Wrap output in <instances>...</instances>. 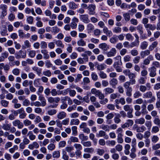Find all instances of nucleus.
I'll use <instances>...</instances> for the list:
<instances>
[{"label": "nucleus", "instance_id": "f257e3e1", "mask_svg": "<svg viewBox=\"0 0 160 160\" xmlns=\"http://www.w3.org/2000/svg\"><path fill=\"white\" fill-rule=\"evenodd\" d=\"M121 58V56L119 55L114 58L115 61L113 65V67L118 72H121L122 71V69L121 67V66L122 65Z\"/></svg>", "mask_w": 160, "mask_h": 160}, {"label": "nucleus", "instance_id": "f03ea898", "mask_svg": "<svg viewBox=\"0 0 160 160\" xmlns=\"http://www.w3.org/2000/svg\"><path fill=\"white\" fill-rule=\"evenodd\" d=\"M15 57L17 59H19L20 58H24L26 57L27 54L26 51H23L22 50L15 54Z\"/></svg>", "mask_w": 160, "mask_h": 160}, {"label": "nucleus", "instance_id": "7ed1b4c3", "mask_svg": "<svg viewBox=\"0 0 160 160\" xmlns=\"http://www.w3.org/2000/svg\"><path fill=\"white\" fill-rule=\"evenodd\" d=\"M149 76L151 77H154L157 75L156 68L154 66H152L148 68Z\"/></svg>", "mask_w": 160, "mask_h": 160}, {"label": "nucleus", "instance_id": "20e7f679", "mask_svg": "<svg viewBox=\"0 0 160 160\" xmlns=\"http://www.w3.org/2000/svg\"><path fill=\"white\" fill-rule=\"evenodd\" d=\"M7 6L4 4H1L0 5V9L1 10L2 16L4 17L7 14Z\"/></svg>", "mask_w": 160, "mask_h": 160}, {"label": "nucleus", "instance_id": "39448f33", "mask_svg": "<svg viewBox=\"0 0 160 160\" xmlns=\"http://www.w3.org/2000/svg\"><path fill=\"white\" fill-rule=\"evenodd\" d=\"M80 19L83 22L88 23L90 21L89 19L88 15V14H83L80 15Z\"/></svg>", "mask_w": 160, "mask_h": 160}, {"label": "nucleus", "instance_id": "423d86ee", "mask_svg": "<svg viewBox=\"0 0 160 160\" xmlns=\"http://www.w3.org/2000/svg\"><path fill=\"white\" fill-rule=\"evenodd\" d=\"M13 125L15 127L18 126V128L21 129L22 128L23 125L22 122L18 119H16L14 120L12 122Z\"/></svg>", "mask_w": 160, "mask_h": 160}, {"label": "nucleus", "instance_id": "0eeeda50", "mask_svg": "<svg viewBox=\"0 0 160 160\" xmlns=\"http://www.w3.org/2000/svg\"><path fill=\"white\" fill-rule=\"evenodd\" d=\"M133 123L134 122L132 120L128 119L125 123L122 125L121 127L123 128H128L132 126L133 124Z\"/></svg>", "mask_w": 160, "mask_h": 160}, {"label": "nucleus", "instance_id": "6e6552de", "mask_svg": "<svg viewBox=\"0 0 160 160\" xmlns=\"http://www.w3.org/2000/svg\"><path fill=\"white\" fill-rule=\"evenodd\" d=\"M48 101L50 103H58L60 101V98L58 97L53 98L52 97H48Z\"/></svg>", "mask_w": 160, "mask_h": 160}, {"label": "nucleus", "instance_id": "1a4fd4ad", "mask_svg": "<svg viewBox=\"0 0 160 160\" xmlns=\"http://www.w3.org/2000/svg\"><path fill=\"white\" fill-rule=\"evenodd\" d=\"M89 10L88 13L90 15H94L95 14V10L96 8L95 5L93 4L89 5L88 8Z\"/></svg>", "mask_w": 160, "mask_h": 160}, {"label": "nucleus", "instance_id": "9d476101", "mask_svg": "<svg viewBox=\"0 0 160 160\" xmlns=\"http://www.w3.org/2000/svg\"><path fill=\"white\" fill-rule=\"evenodd\" d=\"M96 136L97 137H104V138L106 139H107L109 138L108 136L106 135L105 132L103 130L100 131L98 133H97Z\"/></svg>", "mask_w": 160, "mask_h": 160}, {"label": "nucleus", "instance_id": "9b49d317", "mask_svg": "<svg viewBox=\"0 0 160 160\" xmlns=\"http://www.w3.org/2000/svg\"><path fill=\"white\" fill-rule=\"evenodd\" d=\"M32 70L36 72L37 74L39 76H41L42 69L37 66H34L32 68Z\"/></svg>", "mask_w": 160, "mask_h": 160}, {"label": "nucleus", "instance_id": "f8f14e48", "mask_svg": "<svg viewBox=\"0 0 160 160\" xmlns=\"http://www.w3.org/2000/svg\"><path fill=\"white\" fill-rule=\"evenodd\" d=\"M39 147V144L36 142H33L32 144L29 145L28 146V148L31 150H33L34 148L37 149Z\"/></svg>", "mask_w": 160, "mask_h": 160}, {"label": "nucleus", "instance_id": "ddd939ff", "mask_svg": "<svg viewBox=\"0 0 160 160\" xmlns=\"http://www.w3.org/2000/svg\"><path fill=\"white\" fill-rule=\"evenodd\" d=\"M118 81L116 79L113 78L110 81L109 83L112 88H115L118 84Z\"/></svg>", "mask_w": 160, "mask_h": 160}, {"label": "nucleus", "instance_id": "4468645a", "mask_svg": "<svg viewBox=\"0 0 160 160\" xmlns=\"http://www.w3.org/2000/svg\"><path fill=\"white\" fill-rule=\"evenodd\" d=\"M150 54V51L148 49L141 51L140 52V55L142 58H144L146 56L149 55Z\"/></svg>", "mask_w": 160, "mask_h": 160}, {"label": "nucleus", "instance_id": "2eb2a0df", "mask_svg": "<svg viewBox=\"0 0 160 160\" xmlns=\"http://www.w3.org/2000/svg\"><path fill=\"white\" fill-rule=\"evenodd\" d=\"M116 50L115 48H112L110 51L107 53V55L108 57H111L115 56L116 53Z\"/></svg>", "mask_w": 160, "mask_h": 160}, {"label": "nucleus", "instance_id": "dca6fc26", "mask_svg": "<svg viewBox=\"0 0 160 160\" xmlns=\"http://www.w3.org/2000/svg\"><path fill=\"white\" fill-rule=\"evenodd\" d=\"M99 47L104 51H107L109 48V47L106 43H102L100 44L99 45Z\"/></svg>", "mask_w": 160, "mask_h": 160}, {"label": "nucleus", "instance_id": "f3484780", "mask_svg": "<svg viewBox=\"0 0 160 160\" xmlns=\"http://www.w3.org/2000/svg\"><path fill=\"white\" fill-rule=\"evenodd\" d=\"M158 43L157 41H154L152 42L151 44L149 47V49L150 51H152L158 46Z\"/></svg>", "mask_w": 160, "mask_h": 160}, {"label": "nucleus", "instance_id": "a211bd4d", "mask_svg": "<svg viewBox=\"0 0 160 160\" xmlns=\"http://www.w3.org/2000/svg\"><path fill=\"white\" fill-rule=\"evenodd\" d=\"M42 104V103L41 102L38 101H35V102H31V106H34L37 107L45 106H44V105Z\"/></svg>", "mask_w": 160, "mask_h": 160}, {"label": "nucleus", "instance_id": "6ab92c4d", "mask_svg": "<svg viewBox=\"0 0 160 160\" xmlns=\"http://www.w3.org/2000/svg\"><path fill=\"white\" fill-rule=\"evenodd\" d=\"M66 112L62 111L58 113L57 114V117L59 119H62L66 117Z\"/></svg>", "mask_w": 160, "mask_h": 160}, {"label": "nucleus", "instance_id": "aec40b11", "mask_svg": "<svg viewBox=\"0 0 160 160\" xmlns=\"http://www.w3.org/2000/svg\"><path fill=\"white\" fill-rule=\"evenodd\" d=\"M41 53L43 55V58L45 59H48L49 58V55L48 54V52L47 50H42Z\"/></svg>", "mask_w": 160, "mask_h": 160}, {"label": "nucleus", "instance_id": "412c9836", "mask_svg": "<svg viewBox=\"0 0 160 160\" xmlns=\"http://www.w3.org/2000/svg\"><path fill=\"white\" fill-rule=\"evenodd\" d=\"M78 5L73 2H70L69 3V8L71 9H75L78 8Z\"/></svg>", "mask_w": 160, "mask_h": 160}, {"label": "nucleus", "instance_id": "4be33fe9", "mask_svg": "<svg viewBox=\"0 0 160 160\" xmlns=\"http://www.w3.org/2000/svg\"><path fill=\"white\" fill-rule=\"evenodd\" d=\"M145 120L143 118L137 119L135 120V123L138 124H143L145 123Z\"/></svg>", "mask_w": 160, "mask_h": 160}, {"label": "nucleus", "instance_id": "5701e85b", "mask_svg": "<svg viewBox=\"0 0 160 160\" xmlns=\"http://www.w3.org/2000/svg\"><path fill=\"white\" fill-rule=\"evenodd\" d=\"M38 99L41 102V103L43 104L44 106H46V101L45 98L42 95H40L38 97Z\"/></svg>", "mask_w": 160, "mask_h": 160}, {"label": "nucleus", "instance_id": "b1692460", "mask_svg": "<svg viewBox=\"0 0 160 160\" xmlns=\"http://www.w3.org/2000/svg\"><path fill=\"white\" fill-rule=\"evenodd\" d=\"M152 95V92L151 91L148 92L143 94V98H151Z\"/></svg>", "mask_w": 160, "mask_h": 160}, {"label": "nucleus", "instance_id": "393cba45", "mask_svg": "<svg viewBox=\"0 0 160 160\" xmlns=\"http://www.w3.org/2000/svg\"><path fill=\"white\" fill-rule=\"evenodd\" d=\"M77 44L79 46L83 47L86 46V42L82 39H80L77 42Z\"/></svg>", "mask_w": 160, "mask_h": 160}, {"label": "nucleus", "instance_id": "a878e982", "mask_svg": "<svg viewBox=\"0 0 160 160\" xmlns=\"http://www.w3.org/2000/svg\"><path fill=\"white\" fill-rule=\"evenodd\" d=\"M52 157L54 158H58L60 157V152L59 151H54L52 153Z\"/></svg>", "mask_w": 160, "mask_h": 160}, {"label": "nucleus", "instance_id": "bb28decb", "mask_svg": "<svg viewBox=\"0 0 160 160\" xmlns=\"http://www.w3.org/2000/svg\"><path fill=\"white\" fill-rule=\"evenodd\" d=\"M106 94H108L114 92V90L111 88H106L104 90Z\"/></svg>", "mask_w": 160, "mask_h": 160}, {"label": "nucleus", "instance_id": "cd10ccee", "mask_svg": "<svg viewBox=\"0 0 160 160\" xmlns=\"http://www.w3.org/2000/svg\"><path fill=\"white\" fill-rule=\"evenodd\" d=\"M24 46H22V47L23 49H26V48H30L31 46V45L29 41L27 40L24 42Z\"/></svg>", "mask_w": 160, "mask_h": 160}, {"label": "nucleus", "instance_id": "c85d7f7f", "mask_svg": "<svg viewBox=\"0 0 160 160\" xmlns=\"http://www.w3.org/2000/svg\"><path fill=\"white\" fill-rule=\"evenodd\" d=\"M40 80V78H36L34 80L33 84L35 87H38L41 85Z\"/></svg>", "mask_w": 160, "mask_h": 160}, {"label": "nucleus", "instance_id": "c756f323", "mask_svg": "<svg viewBox=\"0 0 160 160\" xmlns=\"http://www.w3.org/2000/svg\"><path fill=\"white\" fill-rule=\"evenodd\" d=\"M79 138L82 140L81 142L87 141L88 139V137L85 136L83 133L80 134L78 136Z\"/></svg>", "mask_w": 160, "mask_h": 160}, {"label": "nucleus", "instance_id": "7c9ffc66", "mask_svg": "<svg viewBox=\"0 0 160 160\" xmlns=\"http://www.w3.org/2000/svg\"><path fill=\"white\" fill-rule=\"evenodd\" d=\"M148 43L146 41H143L141 43L140 48L142 50H144L147 48L148 46Z\"/></svg>", "mask_w": 160, "mask_h": 160}, {"label": "nucleus", "instance_id": "2f4dec72", "mask_svg": "<svg viewBox=\"0 0 160 160\" xmlns=\"http://www.w3.org/2000/svg\"><path fill=\"white\" fill-rule=\"evenodd\" d=\"M79 122V121L78 119H73L71 120L70 124V125H78Z\"/></svg>", "mask_w": 160, "mask_h": 160}, {"label": "nucleus", "instance_id": "473e14b6", "mask_svg": "<svg viewBox=\"0 0 160 160\" xmlns=\"http://www.w3.org/2000/svg\"><path fill=\"white\" fill-rule=\"evenodd\" d=\"M145 28H149L151 30H154L156 28V26L155 25H152L149 23L146 25Z\"/></svg>", "mask_w": 160, "mask_h": 160}, {"label": "nucleus", "instance_id": "72a5a7b5", "mask_svg": "<svg viewBox=\"0 0 160 160\" xmlns=\"http://www.w3.org/2000/svg\"><path fill=\"white\" fill-rule=\"evenodd\" d=\"M94 151V149L92 148H87L84 149V152L87 153H92Z\"/></svg>", "mask_w": 160, "mask_h": 160}, {"label": "nucleus", "instance_id": "f704fd0d", "mask_svg": "<svg viewBox=\"0 0 160 160\" xmlns=\"http://www.w3.org/2000/svg\"><path fill=\"white\" fill-rule=\"evenodd\" d=\"M130 14L128 12L124 13L123 15V17L125 20L126 22L129 21L130 19Z\"/></svg>", "mask_w": 160, "mask_h": 160}, {"label": "nucleus", "instance_id": "c9c22d12", "mask_svg": "<svg viewBox=\"0 0 160 160\" xmlns=\"http://www.w3.org/2000/svg\"><path fill=\"white\" fill-rule=\"evenodd\" d=\"M114 33H120L121 32V28L119 27H115L112 29Z\"/></svg>", "mask_w": 160, "mask_h": 160}, {"label": "nucleus", "instance_id": "e433bc0d", "mask_svg": "<svg viewBox=\"0 0 160 160\" xmlns=\"http://www.w3.org/2000/svg\"><path fill=\"white\" fill-rule=\"evenodd\" d=\"M29 139L31 140H33L36 138V136L33 134L32 131H29L28 134Z\"/></svg>", "mask_w": 160, "mask_h": 160}, {"label": "nucleus", "instance_id": "4c0bfd02", "mask_svg": "<svg viewBox=\"0 0 160 160\" xmlns=\"http://www.w3.org/2000/svg\"><path fill=\"white\" fill-rule=\"evenodd\" d=\"M147 78L145 77H141L138 80V82L140 84H143L145 83V81Z\"/></svg>", "mask_w": 160, "mask_h": 160}, {"label": "nucleus", "instance_id": "58836bf2", "mask_svg": "<svg viewBox=\"0 0 160 160\" xmlns=\"http://www.w3.org/2000/svg\"><path fill=\"white\" fill-rule=\"evenodd\" d=\"M118 40V38L116 36H113V37L111 38L110 41L111 43L115 44L116 43Z\"/></svg>", "mask_w": 160, "mask_h": 160}, {"label": "nucleus", "instance_id": "ea45409f", "mask_svg": "<svg viewBox=\"0 0 160 160\" xmlns=\"http://www.w3.org/2000/svg\"><path fill=\"white\" fill-rule=\"evenodd\" d=\"M81 143L85 147H90L92 145L91 142L90 141L81 142Z\"/></svg>", "mask_w": 160, "mask_h": 160}, {"label": "nucleus", "instance_id": "a19ab883", "mask_svg": "<svg viewBox=\"0 0 160 160\" xmlns=\"http://www.w3.org/2000/svg\"><path fill=\"white\" fill-rule=\"evenodd\" d=\"M101 128L106 132H108L110 130V127L108 125L102 124L101 126Z\"/></svg>", "mask_w": 160, "mask_h": 160}, {"label": "nucleus", "instance_id": "79ce46f5", "mask_svg": "<svg viewBox=\"0 0 160 160\" xmlns=\"http://www.w3.org/2000/svg\"><path fill=\"white\" fill-rule=\"evenodd\" d=\"M123 109L126 112H129L132 110L133 108L129 105H126L123 106Z\"/></svg>", "mask_w": 160, "mask_h": 160}, {"label": "nucleus", "instance_id": "37998d69", "mask_svg": "<svg viewBox=\"0 0 160 160\" xmlns=\"http://www.w3.org/2000/svg\"><path fill=\"white\" fill-rule=\"evenodd\" d=\"M141 113L142 114H145L148 113L146 109V106L145 104H143L141 106Z\"/></svg>", "mask_w": 160, "mask_h": 160}, {"label": "nucleus", "instance_id": "c03bdc74", "mask_svg": "<svg viewBox=\"0 0 160 160\" xmlns=\"http://www.w3.org/2000/svg\"><path fill=\"white\" fill-rule=\"evenodd\" d=\"M2 128L6 131H8L11 128V125L9 124H3Z\"/></svg>", "mask_w": 160, "mask_h": 160}, {"label": "nucleus", "instance_id": "a18cd8bd", "mask_svg": "<svg viewBox=\"0 0 160 160\" xmlns=\"http://www.w3.org/2000/svg\"><path fill=\"white\" fill-rule=\"evenodd\" d=\"M98 74L100 78L102 79L106 78L107 77V74L103 71H101L98 73Z\"/></svg>", "mask_w": 160, "mask_h": 160}, {"label": "nucleus", "instance_id": "49530a36", "mask_svg": "<svg viewBox=\"0 0 160 160\" xmlns=\"http://www.w3.org/2000/svg\"><path fill=\"white\" fill-rule=\"evenodd\" d=\"M153 122L155 124L160 128V119L159 118H155L153 120Z\"/></svg>", "mask_w": 160, "mask_h": 160}, {"label": "nucleus", "instance_id": "de8ad7c7", "mask_svg": "<svg viewBox=\"0 0 160 160\" xmlns=\"http://www.w3.org/2000/svg\"><path fill=\"white\" fill-rule=\"evenodd\" d=\"M137 30L138 31L140 34H141L143 32V27L141 25H139L136 27Z\"/></svg>", "mask_w": 160, "mask_h": 160}, {"label": "nucleus", "instance_id": "09e8293b", "mask_svg": "<svg viewBox=\"0 0 160 160\" xmlns=\"http://www.w3.org/2000/svg\"><path fill=\"white\" fill-rule=\"evenodd\" d=\"M146 130V128L143 125L141 127H138V128L137 130L138 132H143L144 131Z\"/></svg>", "mask_w": 160, "mask_h": 160}, {"label": "nucleus", "instance_id": "8fccbe9b", "mask_svg": "<svg viewBox=\"0 0 160 160\" xmlns=\"http://www.w3.org/2000/svg\"><path fill=\"white\" fill-rule=\"evenodd\" d=\"M1 104L3 107H7L8 106L9 102L6 100H2L1 101Z\"/></svg>", "mask_w": 160, "mask_h": 160}, {"label": "nucleus", "instance_id": "3c124183", "mask_svg": "<svg viewBox=\"0 0 160 160\" xmlns=\"http://www.w3.org/2000/svg\"><path fill=\"white\" fill-rule=\"evenodd\" d=\"M90 82V80L89 78L88 77H84L83 79V82L82 84L84 85H86L89 83Z\"/></svg>", "mask_w": 160, "mask_h": 160}, {"label": "nucleus", "instance_id": "603ef678", "mask_svg": "<svg viewBox=\"0 0 160 160\" xmlns=\"http://www.w3.org/2000/svg\"><path fill=\"white\" fill-rule=\"evenodd\" d=\"M60 29L57 27L55 26L52 28V32L54 34L58 33L60 31Z\"/></svg>", "mask_w": 160, "mask_h": 160}, {"label": "nucleus", "instance_id": "864d4df0", "mask_svg": "<svg viewBox=\"0 0 160 160\" xmlns=\"http://www.w3.org/2000/svg\"><path fill=\"white\" fill-rule=\"evenodd\" d=\"M106 65L104 64H101L97 66V69L98 70L101 71L104 69L106 68Z\"/></svg>", "mask_w": 160, "mask_h": 160}, {"label": "nucleus", "instance_id": "5fc2aeb1", "mask_svg": "<svg viewBox=\"0 0 160 160\" xmlns=\"http://www.w3.org/2000/svg\"><path fill=\"white\" fill-rule=\"evenodd\" d=\"M43 74L45 76L50 77L52 75V73L50 70H47L43 72Z\"/></svg>", "mask_w": 160, "mask_h": 160}, {"label": "nucleus", "instance_id": "6e6d98bb", "mask_svg": "<svg viewBox=\"0 0 160 160\" xmlns=\"http://www.w3.org/2000/svg\"><path fill=\"white\" fill-rule=\"evenodd\" d=\"M36 52L35 50H31L29 52L28 55L31 58H34L36 55Z\"/></svg>", "mask_w": 160, "mask_h": 160}, {"label": "nucleus", "instance_id": "4d7b16f0", "mask_svg": "<svg viewBox=\"0 0 160 160\" xmlns=\"http://www.w3.org/2000/svg\"><path fill=\"white\" fill-rule=\"evenodd\" d=\"M73 146L77 150H81L82 149V147L80 144L76 143L74 144Z\"/></svg>", "mask_w": 160, "mask_h": 160}, {"label": "nucleus", "instance_id": "13d9d810", "mask_svg": "<svg viewBox=\"0 0 160 160\" xmlns=\"http://www.w3.org/2000/svg\"><path fill=\"white\" fill-rule=\"evenodd\" d=\"M47 148L49 150L52 151L55 149V146L54 144L51 143L48 145Z\"/></svg>", "mask_w": 160, "mask_h": 160}, {"label": "nucleus", "instance_id": "bf43d9fd", "mask_svg": "<svg viewBox=\"0 0 160 160\" xmlns=\"http://www.w3.org/2000/svg\"><path fill=\"white\" fill-rule=\"evenodd\" d=\"M122 135H118L117 142L118 143H122L123 142V140L122 138Z\"/></svg>", "mask_w": 160, "mask_h": 160}, {"label": "nucleus", "instance_id": "052dcab7", "mask_svg": "<svg viewBox=\"0 0 160 160\" xmlns=\"http://www.w3.org/2000/svg\"><path fill=\"white\" fill-rule=\"evenodd\" d=\"M159 127L158 126H153L152 129V132L155 133L158 132L159 130Z\"/></svg>", "mask_w": 160, "mask_h": 160}, {"label": "nucleus", "instance_id": "680f3d73", "mask_svg": "<svg viewBox=\"0 0 160 160\" xmlns=\"http://www.w3.org/2000/svg\"><path fill=\"white\" fill-rule=\"evenodd\" d=\"M55 43L57 46L60 47L62 48H64V45L62 44V43L61 41H56Z\"/></svg>", "mask_w": 160, "mask_h": 160}, {"label": "nucleus", "instance_id": "e2e57ef3", "mask_svg": "<svg viewBox=\"0 0 160 160\" xmlns=\"http://www.w3.org/2000/svg\"><path fill=\"white\" fill-rule=\"evenodd\" d=\"M126 94L127 96L130 97L132 95V88H130L126 89Z\"/></svg>", "mask_w": 160, "mask_h": 160}, {"label": "nucleus", "instance_id": "0e129e2a", "mask_svg": "<svg viewBox=\"0 0 160 160\" xmlns=\"http://www.w3.org/2000/svg\"><path fill=\"white\" fill-rule=\"evenodd\" d=\"M140 57L139 56L135 57L133 60V63L135 64L138 63L140 62Z\"/></svg>", "mask_w": 160, "mask_h": 160}, {"label": "nucleus", "instance_id": "69168bd1", "mask_svg": "<svg viewBox=\"0 0 160 160\" xmlns=\"http://www.w3.org/2000/svg\"><path fill=\"white\" fill-rule=\"evenodd\" d=\"M12 73L18 76L20 74V70L18 68H15L12 71Z\"/></svg>", "mask_w": 160, "mask_h": 160}, {"label": "nucleus", "instance_id": "338daca9", "mask_svg": "<svg viewBox=\"0 0 160 160\" xmlns=\"http://www.w3.org/2000/svg\"><path fill=\"white\" fill-rule=\"evenodd\" d=\"M92 79L93 81H97L98 79V76L95 72H92L91 75Z\"/></svg>", "mask_w": 160, "mask_h": 160}, {"label": "nucleus", "instance_id": "774afa93", "mask_svg": "<svg viewBox=\"0 0 160 160\" xmlns=\"http://www.w3.org/2000/svg\"><path fill=\"white\" fill-rule=\"evenodd\" d=\"M97 153L100 156H102L105 152L103 149L98 148L97 149Z\"/></svg>", "mask_w": 160, "mask_h": 160}]
</instances>
